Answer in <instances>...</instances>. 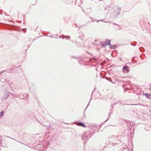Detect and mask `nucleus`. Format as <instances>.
I'll use <instances>...</instances> for the list:
<instances>
[{
  "label": "nucleus",
  "mask_w": 151,
  "mask_h": 151,
  "mask_svg": "<svg viewBox=\"0 0 151 151\" xmlns=\"http://www.w3.org/2000/svg\"><path fill=\"white\" fill-rule=\"evenodd\" d=\"M6 21H3L1 22H0V23H3L4 24H10V21H8V19H6Z\"/></svg>",
  "instance_id": "1"
},
{
  "label": "nucleus",
  "mask_w": 151,
  "mask_h": 151,
  "mask_svg": "<svg viewBox=\"0 0 151 151\" xmlns=\"http://www.w3.org/2000/svg\"><path fill=\"white\" fill-rule=\"evenodd\" d=\"M77 125L78 126H81L84 127H86V125L84 124L82 122H78L77 123Z\"/></svg>",
  "instance_id": "2"
},
{
  "label": "nucleus",
  "mask_w": 151,
  "mask_h": 151,
  "mask_svg": "<svg viewBox=\"0 0 151 151\" xmlns=\"http://www.w3.org/2000/svg\"><path fill=\"white\" fill-rule=\"evenodd\" d=\"M128 67L127 66H124L123 67V70H126L127 71V72H128L129 71V70L128 69Z\"/></svg>",
  "instance_id": "3"
},
{
  "label": "nucleus",
  "mask_w": 151,
  "mask_h": 151,
  "mask_svg": "<svg viewBox=\"0 0 151 151\" xmlns=\"http://www.w3.org/2000/svg\"><path fill=\"white\" fill-rule=\"evenodd\" d=\"M144 95H145L148 98H149L150 96V95L147 93L145 94Z\"/></svg>",
  "instance_id": "4"
},
{
  "label": "nucleus",
  "mask_w": 151,
  "mask_h": 151,
  "mask_svg": "<svg viewBox=\"0 0 151 151\" xmlns=\"http://www.w3.org/2000/svg\"><path fill=\"white\" fill-rule=\"evenodd\" d=\"M109 46H110V47H111V48H113V47H115V46H114V45H113V46H111V45H110V42H109Z\"/></svg>",
  "instance_id": "5"
},
{
  "label": "nucleus",
  "mask_w": 151,
  "mask_h": 151,
  "mask_svg": "<svg viewBox=\"0 0 151 151\" xmlns=\"http://www.w3.org/2000/svg\"><path fill=\"white\" fill-rule=\"evenodd\" d=\"M4 115V112H1V116H3Z\"/></svg>",
  "instance_id": "6"
},
{
  "label": "nucleus",
  "mask_w": 151,
  "mask_h": 151,
  "mask_svg": "<svg viewBox=\"0 0 151 151\" xmlns=\"http://www.w3.org/2000/svg\"><path fill=\"white\" fill-rule=\"evenodd\" d=\"M99 21V20H98V21H97V22H98V21Z\"/></svg>",
  "instance_id": "7"
}]
</instances>
